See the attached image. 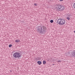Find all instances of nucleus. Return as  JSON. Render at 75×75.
Instances as JSON below:
<instances>
[{
    "label": "nucleus",
    "instance_id": "nucleus-1",
    "mask_svg": "<svg viewBox=\"0 0 75 75\" xmlns=\"http://www.w3.org/2000/svg\"><path fill=\"white\" fill-rule=\"evenodd\" d=\"M37 31L40 34H45L46 33L47 28L44 26H40L37 27Z\"/></svg>",
    "mask_w": 75,
    "mask_h": 75
},
{
    "label": "nucleus",
    "instance_id": "nucleus-2",
    "mask_svg": "<svg viewBox=\"0 0 75 75\" xmlns=\"http://www.w3.org/2000/svg\"><path fill=\"white\" fill-rule=\"evenodd\" d=\"M55 8L57 11H63L65 9L64 6L60 4H57L55 5Z\"/></svg>",
    "mask_w": 75,
    "mask_h": 75
},
{
    "label": "nucleus",
    "instance_id": "nucleus-3",
    "mask_svg": "<svg viewBox=\"0 0 75 75\" xmlns=\"http://www.w3.org/2000/svg\"><path fill=\"white\" fill-rule=\"evenodd\" d=\"M57 23L59 25H63L65 23V20L64 19H59L57 21Z\"/></svg>",
    "mask_w": 75,
    "mask_h": 75
},
{
    "label": "nucleus",
    "instance_id": "nucleus-4",
    "mask_svg": "<svg viewBox=\"0 0 75 75\" xmlns=\"http://www.w3.org/2000/svg\"><path fill=\"white\" fill-rule=\"evenodd\" d=\"M13 56L14 58L18 59L20 57H21V54L20 53L16 52L13 54Z\"/></svg>",
    "mask_w": 75,
    "mask_h": 75
},
{
    "label": "nucleus",
    "instance_id": "nucleus-5",
    "mask_svg": "<svg viewBox=\"0 0 75 75\" xmlns=\"http://www.w3.org/2000/svg\"><path fill=\"white\" fill-rule=\"evenodd\" d=\"M37 63H38V64H39V65H41V64L42 62H41L40 61H38L37 62Z\"/></svg>",
    "mask_w": 75,
    "mask_h": 75
},
{
    "label": "nucleus",
    "instance_id": "nucleus-6",
    "mask_svg": "<svg viewBox=\"0 0 75 75\" xmlns=\"http://www.w3.org/2000/svg\"><path fill=\"white\" fill-rule=\"evenodd\" d=\"M72 55L74 57H75V52H72Z\"/></svg>",
    "mask_w": 75,
    "mask_h": 75
},
{
    "label": "nucleus",
    "instance_id": "nucleus-7",
    "mask_svg": "<svg viewBox=\"0 0 75 75\" xmlns=\"http://www.w3.org/2000/svg\"><path fill=\"white\" fill-rule=\"evenodd\" d=\"M15 42H20V40H16Z\"/></svg>",
    "mask_w": 75,
    "mask_h": 75
},
{
    "label": "nucleus",
    "instance_id": "nucleus-8",
    "mask_svg": "<svg viewBox=\"0 0 75 75\" xmlns=\"http://www.w3.org/2000/svg\"><path fill=\"white\" fill-rule=\"evenodd\" d=\"M43 64H46V61L44 60L43 62Z\"/></svg>",
    "mask_w": 75,
    "mask_h": 75
},
{
    "label": "nucleus",
    "instance_id": "nucleus-9",
    "mask_svg": "<svg viewBox=\"0 0 75 75\" xmlns=\"http://www.w3.org/2000/svg\"><path fill=\"white\" fill-rule=\"evenodd\" d=\"M50 23H53V22H54V21L52 20H51L50 21Z\"/></svg>",
    "mask_w": 75,
    "mask_h": 75
},
{
    "label": "nucleus",
    "instance_id": "nucleus-10",
    "mask_svg": "<svg viewBox=\"0 0 75 75\" xmlns=\"http://www.w3.org/2000/svg\"><path fill=\"white\" fill-rule=\"evenodd\" d=\"M12 46V45H9V47H11Z\"/></svg>",
    "mask_w": 75,
    "mask_h": 75
},
{
    "label": "nucleus",
    "instance_id": "nucleus-11",
    "mask_svg": "<svg viewBox=\"0 0 75 75\" xmlns=\"http://www.w3.org/2000/svg\"><path fill=\"white\" fill-rule=\"evenodd\" d=\"M61 62V60H58L57 61L58 62Z\"/></svg>",
    "mask_w": 75,
    "mask_h": 75
},
{
    "label": "nucleus",
    "instance_id": "nucleus-12",
    "mask_svg": "<svg viewBox=\"0 0 75 75\" xmlns=\"http://www.w3.org/2000/svg\"><path fill=\"white\" fill-rule=\"evenodd\" d=\"M34 6H37V4L36 3H35L34 4Z\"/></svg>",
    "mask_w": 75,
    "mask_h": 75
},
{
    "label": "nucleus",
    "instance_id": "nucleus-13",
    "mask_svg": "<svg viewBox=\"0 0 75 75\" xmlns=\"http://www.w3.org/2000/svg\"><path fill=\"white\" fill-rule=\"evenodd\" d=\"M59 1H63V0H59Z\"/></svg>",
    "mask_w": 75,
    "mask_h": 75
},
{
    "label": "nucleus",
    "instance_id": "nucleus-14",
    "mask_svg": "<svg viewBox=\"0 0 75 75\" xmlns=\"http://www.w3.org/2000/svg\"><path fill=\"white\" fill-rule=\"evenodd\" d=\"M67 18V19H69V17H68V18Z\"/></svg>",
    "mask_w": 75,
    "mask_h": 75
},
{
    "label": "nucleus",
    "instance_id": "nucleus-15",
    "mask_svg": "<svg viewBox=\"0 0 75 75\" xmlns=\"http://www.w3.org/2000/svg\"><path fill=\"white\" fill-rule=\"evenodd\" d=\"M10 72H12V71L11 70V71H10Z\"/></svg>",
    "mask_w": 75,
    "mask_h": 75
},
{
    "label": "nucleus",
    "instance_id": "nucleus-16",
    "mask_svg": "<svg viewBox=\"0 0 75 75\" xmlns=\"http://www.w3.org/2000/svg\"><path fill=\"white\" fill-rule=\"evenodd\" d=\"M74 32L75 33V31H74Z\"/></svg>",
    "mask_w": 75,
    "mask_h": 75
},
{
    "label": "nucleus",
    "instance_id": "nucleus-17",
    "mask_svg": "<svg viewBox=\"0 0 75 75\" xmlns=\"http://www.w3.org/2000/svg\"><path fill=\"white\" fill-rule=\"evenodd\" d=\"M68 20H69V19H68Z\"/></svg>",
    "mask_w": 75,
    "mask_h": 75
}]
</instances>
